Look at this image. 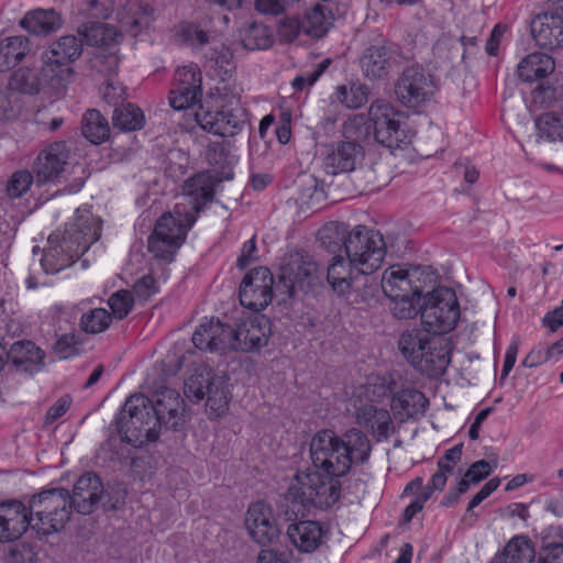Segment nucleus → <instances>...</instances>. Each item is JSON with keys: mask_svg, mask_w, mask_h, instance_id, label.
Listing matches in <instances>:
<instances>
[{"mask_svg": "<svg viewBox=\"0 0 563 563\" xmlns=\"http://www.w3.org/2000/svg\"><path fill=\"white\" fill-rule=\"evenodd\" d=\"M69 148L65 142H55L46 146L35 163L36 178L40 184L60 183L69 168Z\"/></svg>", "mask_w": 563, "mask_h": 563, "instance_id": "obj_20", "label": "nucleus"}, {"mask_svg": "<svg viewBox=\"0 0 563 563\" xmlns=\"http://www.w3.org/2000/svg\"><path fill=\"white\" fill-rule=\"evenodd\" d=\"M88 45L109 46L122 40V33L114 26L100 22H88L78 29Z\"/></svg>", "mask_w": 563, "mask_h": 563, "instance_id": "obj_37", "label": "nucleus"}, {"mask_svg": "<svg viewBox=\"0 0 563 563\" xmlns=\"http://www.w3.org/2000/svg\"><path fill=\"white\" fill-rule=\"evenodd\" d=\"M202 75L195 63L178 67L174 74L173 89L169 93V104L175 110H187L201 98Z\"/></svg>", "mask_w": 563, "mask_h": 563, "instance_id": "obj_16", "label": "nucleus"}, {"mask_svg": "<svg viewBox=\"0 0 563 563\" xmlns=\"http://www.w3.org/2000/svg\"><path fill=\"white\" fill-rule=\"evenodd\" d=\"M81 350V341L79 336L74 333L62 335L54 345L56 355L63 360L78 355Z\"/></svg>", "mask_w": 563, "mask_h": 563, "instance_id": "obj_56", "label": "nucleus"}, {"mask_svg": "<svg viewBox=\"0 0 563 563\" xmlns=\"http://www.w3.org/2000/svg\"><path fill=\"white\" fill-rule=\"evenodd\" d=\"M121 27L132 36L148 30L156 20V10L150 3L143 1H128L117 13Z\"/></svg>", "mask_w": 563, "mask_h": 563, "instance_id": "obj_28", "label": "nucleus"}, {"mask_svg": "<svg viewBox=\"0 0 563 563\" xmlns=\"http://www.w3.org/2000/svg\"><path fill=\"white\" fill-rule=\"evenodd\" d=\"M62 24L63 20L54 9L30 11L20 21L22 29L37 36L48 35L60 29Z\"/></svg>", "mask_w": 563, "mask_h": 563, "instance_id": "obj_33", "label": "nucleus"}, {"mask_svg": "<svg viewBox=\"0 0 563 563\" xmlns=\"http://www.w3.org/2000/svg\"><path fill=\"white\" fill-rule=\"evenodd\" d=\"M242 43L245 48L255 51L269 47L273 40L266 25L262 23H252L244 30Z\"/></svg>", "mask_w": 563, "mask_h": 563, "instance_id": "obj_50", "label": "nucleus"}, {"mask_svg": "<svg viewBox=\"0 0 563 563\" xmlns=\"http://www.w3.org/2000/svg\"><path fill=\"white\" fill-rule=\"evenodd\" d=\"M101 220L87 209H77L75 218L65 232L51 234L41 265L45 273L56 274L71 266L91 244L99 240Z\"/></svg>", "mask_w": 563, "mask_h": 563, "instance_id": "obj_3", "label": "nucleus"}, {"mask_svg": "<svg viewBox=\"0 0 563 563\" xmlns=\"http://www.w3.org/2000/svg\"><path fill=\"white\" fill-rule=\"evenodd\" d=\"M271 333V322L265 316L241 318L233 329L232 350L257 351L267 344Z\"/></svg>", "mask_w": 563, "mask_h": 563, "instance_id": "obj_19", "label": "nucleus"}, {"mask_svg": "<svg viewBox=\"0 0 563 563\" xmlns=\"http://www.w3.org/2000/svg\"><path fill=\"white\" fill-rule=\"evenodd\" d=\"M534 556L532 542L525 536H516L506 544L497 563H532Z\"/></svg>", "mask_w": 563, "mask_h": 563, "instance_id": "obj_39", "label": "nucleus"}, {"mask_svg": "<svg viewBox=\"0 0 563 563\" xmlns=\"http://www.w3.org/2000/svg\"><path fill=\"white\" fill-rule=\"evenodd\" d=\"M331 64L330 58L321 60L312 70L305 71L292 80V87L297 90L311 87Z\"/></svg>", "mask_w": 563, "mask_h": 563, "instance_id": "obj_57", "label": "nucleus"}, {"mask_svg": "<svg viewBox=\"0 0 563 563\" xmlns=\"http://www.w3.org/2000/svg\"><path fill=\"white\" fill-rule=\"evenodd\" d=\"M184 198L190 206L191 213L199 212L214 195L213 181L210 175L200 173L187 179L183 187Z\"/></svg>", "mask_w": 563, "mask_h": 563, "instance_id": "obj_32", "label": "nucleus"}, {"mask_svg": "<svg viewBox=\"0 0 563 563\" xmlns=\"http://www.w3.org/2000/svg\"><path fill=\"white\" fill-rule=\"evenodd\" d=\"M216 109L221 113L220 136H234L241 133L247 123L246 110L241 106L240 93L234 86L222 84L212 90Z\"/></svg>", "mask_w": 563, "mask_h": 563, "instance_id": "obj_15", "label": "nucleus"}, {"mask_svg": "<svg viewBox=\"0 0 563 563\" xmlns=\"http://www.w3.org/2000/svg\"><path fill=\"white\" fill-rule=\"evenodd\" d=\"M196 221L197 217L185 205L177 203L172 211L164 212L157 219L148 236V252L156 258L172 262Z\"/></svg>", "mask_w": 563, "mask_h": 563, "instance_id": "obj_5", "label": "nucleus"}, {"mask_svg": "<svg viewBox=\"0 0 563 563\" xmlns=\"http://www.w3.org/2000/svg\"><path fill=\"white\" fill-rule=\"evenodd\" d=\"M460 317L455 291L449 287L433 289L421 309L422 324L428 332L448 333L453 330Z\"/></svg>", "mask_w": 563, "mask_h": 563, "instance_id": "obj_12", "label": "nucleus"}, {"mask_svg": "<svg viewBox=\"0 0 563 563\" xmlns=\"http://www.w3.org/2000/svg\"><path fill=\"white\" fill-rule=\"evenodd\" d=\"M302 29L305 26L297 16H286L279 20L277 33L282 41L290 43L298 37Z\"/></svg>", "mask_w": 563, "mask_h": 563, "instance_id": "obj_58", "label": "nucleus"}, {"mask_svg": "<svg viewBox=\"0 0 563 563\" xmlns=\"http://www.w3.org/2000/svg\"><path fill=\"white\" fill-rule=\"evenodd\" d=\"M417 268H406L401 265L388 267L382 277L384 294L389 299L406 296V294H418L421 290V286L417 284Z\"/></svg>", "mask_w": 563, "mask_h": 563, "instance_id": "obj_29", "label": "nucleus"}, {"mask_svg": "<svg viewBox=\"0 0 563 563\" xmlns=\"http://www.w3.org/2000/svg\"><path fill=\"white\" fill-rule=\"evenodd\" d=\"M112 122L114 128L122 131H136L143 128L145 118L139 107L126 103L114 109Z\"/></svg>", "mask_w": 563, "mask_h": 563, "instance_id": "obj_43", "label": "nucleus"}, {"mask_svg": "<svg viewBox=\"0 0 563 563\" xmlns=\"http://www.w3.org/2000/svg\"><path fill=\"white\" fill-rule=\"evenodd\" d=\"M367 437L357 429H351L340 437L334 431H318L310 442V457L316 471L338 478L350 471L353 463L365 462L371 453Z\"/></svg>", "mask_w": 563, "mask_h": 563, "instance_id": "obj_2", "label": "nucleus"}, {"mask_svg": "<svg viewBox=\"0 0 563 563\" xmlns=\"http://www.w3.org/2000/svg\"><path fill=\"white\" fill-rule=\"evenodd\" d=\"M88 13L97 19H108L114 11L113 0H87Z\"/></svg>", "mask_w": 563, "mask_h": 563, "instance_id": "obj_62", "label": "nucleus"}, {"mask_svg": "<svg viewBox=\"0 0 563 563\" xmlns=\"http://www.w3.org/2000/svg\"><path fill=\"white\" fill-rule=\"evenodd\" d=\"M364 148L356 141H339L327 148L324 169L330 175L351 173L364 158Z\"/></svg>", "mask_w": 563, "mask_h": 563, "instance_id": "obj_23", "label": "nucleus"}, {"mask_svg": "<svg viewBox=\"0 0 563 563\" xmlns=\"http://www.w3.org/2000/svg\"><path fill=\"white\" fill-rule=\"evenodd\" d=\"M345 253L357 273L369 275L380 267L386 255V243L378 231L356 225L349 234Z\"/></svg>", "mask_w": 563, "mask_h": 563, "instance_id": "obj_9", "label": "nucleus"}, {"mask_svg": "<svg viewBox=\"0 0 563 563\" xmlns=\"http://www.w3.org/2000/svg\"><path fill=\"white\" fill-rule=\"evenodd\" d=\"M118 432L123 441L133 446L155 441L159 428L153 401L142 394L130 396L118 419Z\"/></svg>", "mask_w": 563, "mask_h": 563, "instance_id": "obj_8", "label": "nucleus"}, {"mask_svg": "<svg viewBox=\"0 0 563 563\" xmlns=\"http://www.w3.org/2000/svg\"><path fill=\"white\" fill-rule=\"evenodd\" d=\"M133 295L129 290H119L112 294L108 300L112 318L123 319L133 308Z\"/></svg>", "mask_w": 563, "mask_h": 563, "instance_id": "obj_55", "label": "nucleus"}, {"mask_svg": "<svg viewBox=\"0 0 563 563\" xmlns=\"http://www.w3.org/2000/svg\"><path fill=\"white\" fill-rule=\"evenodd\" d=\"M158 291L156 280L151 275L141 277L133 286V292L140 300L146 301Z\"/></svg>", "mask_w": 563, "mask_h": 563, "instance_id": "obj_61", "label": "nucleus"}, {"mask_svg": "<svg viewBox=\"0 0 563 563\" xmlns=\"http://www.w3.org/2000/svg\"><path fill=\"white\" fill-rule=\"evenodd\" d=\"M554 357L553 351L550 346H543L541 344L534 346L522 360L521 365L528 368L537 367L550 358Z\"/></svg>", "mask_w": 563, "mask_h": 563, "instance_id": "obj_60", "label": "nucleus"}, {"mask_svg": "<svg viewBox=\"0 0 563 563\" xmlns=\"http://www.w3.org/2000/svg\"><path fill=\"white\" fill-rule=\"evenodd\" d=\"M539 563H563V544L554 543L545 547L540 555Z\"/></svg>", "mask_w": 563, "mask_h": 563, "instance_id": "obj_64", "label": "nucleus"}, {"mask_svg": "<svg viewBox=\"0 0 563 563\" xmlns=\"http://www.w3.org/2000/svg\"><path fill=\"white\" fill-rule=\"evenodd\" d=\"M338 102L349 109H360L368 100V88L360 82L338 86L334 92Z\"/></svg>", "mask_w": 563, "mask_h": 563, "instance_id": "obj_46", "label": "nucleus"}, {"mask_svg": "<svg viewBox=\"0 0 563 563\" xmlns=\"http://www.w3.org/2000/svg\"><path fill=\"white\" fill-rule=\"evenodd\" d=\"M323 271L309 255H291L280 267L275 290L291 298L299 291L307 292L321 284Z\"/></svg>", "mask_w": 563, "mask_h": 563, "instance_id": "obj_10", "label": "nucleus"}, {"mask_svg": "<svg viewBox=\"0 0 563 563\" xmlns=\"http://www.w3.org/2000/svg\"><path fill=\"white\" fill-rule=\"evenodd\" d=\"M103 486L91 472L82 474L75 483L73 495L65 488H52L31 499V510L37 516L33 526L38 534L59 531L70 517L71 507L82 515L91 514L100 501Z\"/></svg>", "mask_w": 563, "mask_h": 563, "instance_id": "obj_1", "label": "nucleus"}, {"mask_svg": "<svg viewBox=\"0 0 563 563\" xmlns=\"http://www.w3.org/2000/svg\"><path fill=\"white\" fill-rule=\"evenodd\" d=\"M212 102L211 91L208 98L200 103L198 110L194 111V120L201 130L220 136L221 113Z\"/></svg>", "mask_w": 563, "mask_h": 563, "instance_id": "obj_44", "label": "nucleus"}, {"mask_svg": "<svg viewBox=\"0 0 563 563\" xmlns=\"http://www.w3.org/2000/svg\"><path fill=\"white\" fill-rule=\"evenodd\" d=\"M154 404L155 415L158 419V428L178 430L184 427L185 400L180 394L172 388H164L156 394Z\"/></svg>", "mask_w": 563, "mask_h": 563, "instance_id": "obj_25", "label": "nucleus"}, {"mask_svg": "<svg viewBox=\"0 0 563 563\" xmlns=\"http://www.w3.org/2000/svg\"><path fill=\"white\" fill-rule=\"evenodd\" d=\"M431 332L419 329L404 332L398 347L404 357L429 377L442 376L450 362V351L442 339L432 338Z\"/></svg>", "mask_w": 563, "mask_h": 563, "instance_id": "obj_4", "label": "nucleus"}, {"mask_svg": "<svg viewBox=\"0 0 563 563\" xmlns=\"http://www.w3.org/2000/svg\"><path fill=\"white\" fill-rule=\"evenodd\" d=\"M81 131L82 135L92 144H101L110 135L107 119L96 109H90L84 114Z\"/></svg>", "mask_w": 563, "mask_h": 563, "instance_id": "obj_40", "label": "nucleus"}, {"mask_svg": "<svg viewBox=\"0 0 563 563\" xmlns=\"http://www.w3.org/2000/svg\"><path fill=\"white\" fill-rule=\"evenodd\" d=\"M330 24L323 7L318 4L307 13L303 26L307 34L319 37L328 31Z\"/></svg>", "mask_w": 563, "mask_h": 563, "instance_id": "obj_53", "label": "nucleus"}, {"mask_svg": "<svg viewBox=\"0 0 563 563\" xmlns=\"http://www.w3.org/2000/svg\"><path fill=\"white\" fill-rule=\"evenodd\" d=\"M360 275L350 258L333 256L327 268V280L332 290L343 297L347 303L357 305L364 300L360 291Z\"/></svg>", "mask_w": 563, "mask_h": 563, "instance_id": "obj_18", "label": "nucleus"}, {"mask_svg": "<svg viewBox=\"0 0 563 563\" xmlns=\"http://www.w3.org/2000/svg\"><path fill=\"white\" fill-rule=\"evenodd\" d=\"M206 397V406L211 415L214 417H221L227 412L230 395L228 386L222 377L217 376V378H213V382H210Z\"/></svg>", "mask_w": 563, "mask_h": 563, "instance_id": "obj_42", "label": "nucleus"}, {"mask_svg": "<svg viewBox=\"0 0 563 563\" xmlns=\"http://www.w3.org/2000/svg\"><path fill=\"white\" fill-rule=\"evenodd\" d=\"M351 231L347 224L332 221L325 223L318 231V239L325 250L335 253L340 251L342 246L345 247Z\"/></svg>", "mask_w": 563, "mask_h": 563, "instance_id": "obj_41", "label": "nucleus"}, {"mask_svg": "<svg viewBox=\"0 0 563 563\" xmlns=\"http://www.w3.org/2000/svg\"><path fill=\"white\" fill-rule=\"evenodd\" d=\"M44 84L56 85L52 78H44L43 65L40 69L20 67L10 76L8 88L25 95H36Z\"/></svg>", "mask_w": 563, "mask_h": 563, "instance_id": "obj_34", "label": "nucleus"}, {"mask_svg": "<svg viewBox=\"0 0 563 563\" xmlns=\"http://www.w3.org/2000/svg\"><path fill=\"white\" fill-rule=\"evenodd\" d=\"M383 384H385V386L389 385L394 389L393 382L386 384L384 380ZM391 394L390 408L394 416L401 421L422 416L429 406V400L424 394L416 388H405L398 393L393 391Z\"/></svg>", "mask_w": 563, "mask_h": 563, "instance_id": "obj_31", "label": "nucleus"}, {"mask_svg": "<svg viewBox=\"0 0 563 563\" xmlns=\"http://www.w3.org/2000/svg\"><path fill=\"white\" fill-rule=\"evenodd\" d=\"M71 399L68 396L60 397L56 402H54L47 410L45 415L44 422L45 424H52L62 418L70 408Z\"/></svg>", "mask_w": 563, "mask_h": 563, "instance_id": "obj_63", "label": "nucleus"}, {"mask_svg": "<svg viewBox=\"0 0 563 563\" xmlns=\"http://www.w3.org/2000/svg\"><path fill=\"white\" fill-rule=\"evenodd\" d=\"M435 91L433 77L419 66L405 69L395 86L398 101L413 110L431 101Z\"/></svg>", "mask_w": 563, "mask_h": 563, "instance_id": "obj_14", "label": "nucleus"}, {"mask_svg": "<svg viewBox=\"0 0 563 563\" xmlns=\"http://www.w3.org/2000/svg\"><path fill=\"white\" fill-rule=\"evenodd\" d=\"M233 54L231 49L223 44L220 46H216L211 49L210 54L208 55V62L210 64L211 68H214L217 71V75L221 77L222 84H225V77L230 76L233 70L232 65Z\"/></svg>", "mask_w": 563, "mask_h": 563, "instance_id": "obj_52", "label": "nucleus"}, {"mask_svg": "<svg viewBox=\"0 0 563 563\" xmlns=\"http://www.w3.org/2000/svg\"><path fill=\"white\" fill-rule=\"evenodd\" d=\"M536 126L541 140L555 141L563 137V118L556 113H543L537 119Z\"/></svg>", "mask_w": 563, "mask_h": 563, "instance_id": "obj_51", "label": "nucleus"}, {"mask_svg": "<svg viewBox=\"0 0 563 563\" xmlns=\"http://www.w3.org/2000/svg\"><path fill=\"white\" fill-rule=\"evenodd\" d=\"M288 498L302 510L312 508L325 510L333 507L341 497V483L318 471L297 472L287 493Z\"/></svg>", "mask_w": 563, "mask_h": 563, "instance_id": "obj_6", "label": "nucleus"}, {"mask_svg": "<svg viewBox=\"0 0 563 563\" xmlns=\"http://www.w3.org/2000/svg\"><path fill=\"white\" fill-rule=\"evenodd\" d=\"M363 75L368 80H384L397 68V54L386 45H373L361 57Z\"/></svg>", "mask_w": 563, "mask_h": 563, "instance_id": "obj_26", "label": "nucleus"}, {"mask_svg": "<svg viewBox=\"0 0 563 563\" xmlns=\"http://www.w3.org/2000/svg\"><path fill=\"white\" fill-rule=\"evenodd\" d=\"M286 534L296 550L312 553L324 543L327 529L317 520H294L288 525Z\"/></svg>", "mask_w": 563, "mask_h": 563, "instance_id": "obj_24", "label": "nucleus"}, {"mask_svg": "<svg viewBox=\"0 0 563 563\" xmlns=\"http://www.w3.org/2000/svg\"><path fill=\"white\" fill-rule=\"evenodd\" d=\"M82 54V43L75 35H64L53 41L42 53L44 78L56 85L68 81L74 75V63Z\"/></svg>", "mask_w": 563, "mask_h": 563, "instance_id": "obj_13", "label": "nucleus"}, {"mask_svg": "<svg viewBox=\"0 0 563 563\" xmlns=\"http://www.w3.org/2000/svg\"><path fill=\"white\" fill-rule=\"evenodd\" d=\"M245 527L252 539L264 545L273 543L280 533L272 507L264 501L254 503L249 507Z\"/></svg>", "mask_w": 563, "mask_h": 563, "instance_id": "obj_22", "label": "nucleus"}, {"mask_svg": "<svg viewBox=\"0 0 563 563\" xmlns=\"http://www.w3.org/2000/svg\"><path fill=\"white\" fill-rule=\"evenodd\" d=\"M421 296L422 289L418 294H406V296L391 298L393 306L390 309L393 314L400 320L415 318L419 312L421 313Z\"/></svg>", "mask_w": 563, "mask_h": 563, "instance_id": "obj_49", "label": "nucleus"}, {"mask_svg": "<svg viewBox=\"0 0 563 563\" xmlns=\"http://www.w3.org/2000/svg\"><path fill=\"white\" fill-rule=\"evenodd\" d=\"M37 521L35 512L27 511L20 501H10L0 505V542H10L19 539L26 529Z\"/></svg>", "mask_w": 563, "mask_h": 563, "instance_id": "obj_21", "label": "nucleus"}, {"mask_svg": "<svg viewBox=\"0 0 563 563\" xmlns=\"http://www.w3.org/2000/svg\"><path fill=\"white\" fill-rule=\"evenodd\" d=\"M391 393L389 385H365L356 388L350 399L349 410L353 411L357 424L369 430L378 442L387 441L395 433V426L389 411L378 408L374 397L380 398Z\"/></svg>", "mask_w": 563, "mask_h": 563, "instance_id": "obj_7", "label": "nucleus"}, {"mask_svg": "<svg viewBox=\"0 0 563 563\" xmlns=\"http://www.w3.org/2000/svg\"><path fill=\"white\" fill-rule=\"evenodd\" d=\"M274 278L267 267L260 266L247 273L240 285V302L253 311L265 309L273 299Z\"/></svg>", "mask_w": 563, "mask_h": 563, "instance_id": "obj_17", "label": "nucleus"}, {"mask_svg": "<svg viewBox=\"0 0 563 563\" xmlns=\"http://www.w3.org/2000/svg\"><path fill=\"white\" fill-rule=\"evenodd\" d=\"M555 69L554 59L544 53H532L518 65V76L523 81H534L552 74Z\"/></svg>", "mask_w": 563, "mask_h": 563, "instance_id": "obj_35", "label": "nucleus"}, {"mask_svg": "<svg viewBox=\"0 0 563 563\" xmlns=\"http://www.w3.org/2000/svg\"><path fill=\"white\" fill-rule=\"evenodd\" d=\"M33 184V175L27 170H18L11 175L7 184V195L10 199L21 198Z\"/></svg>", "mask_w": 563, "mask_h": 563, "instance_id": "obj_54", "label": "nucleus"}, {"mask_svg": "<svg viewBox=\"0 0 563 563\" xmlns=\"http://www.w3.org/2000/svg\"><path fill=\"white\" fill-rule=\"evenodd\" d=\"M364 114H353L343 123V135L347 141H356L366 135Z\"/></svg>", "mask_w": 563, "mask_h": 563, "instance_id": "obj_59", "label": "nucleus"}, {"mask_svg": "<svg viewBox=\"0 0 563 563\" xmlns=\"http://www.w3.org/2000/svg\"><path fill=\"white\" fill-rule=\"evenodd\" d=\"M8 357L14 365H36L43 362L44 353L31 341H18L8 352Z\"/></svg>", "mask_w": 563, "mask_h": 563, "instance_id": "obj_45", "label": "nucleus"}, {"mask_svg": "<svg viewBox=\"0 0 563 563\" xmlns=\"http://www.w3.org/2000/svg\"><path fill=\"white\" fill-rule=\"evenodd\" d=\"M531 34L542 48L561 47L563 45V16L550 12L538 14L531 22Z\"/></svg>", "mask_w": 563, "mask_h": 563, "instance_id": "obj_30", "label": "nucleus"}, {"mask_svg": "<svg viewBox=\"0 0 563 563\" xmlns=\"http://www.w3.org/2000/svg\"><path fill=\"white\" fill-rule=\"evenodd\" d=\"M208 20L203 25L194 22H184L179 25L177 35L191 46H202L213 38V32L209 29Z\"/></svg>", "mask_w": 563, "mask_h": 563, "instance_id": "obj_48", "label": "nucleus"}, {"mask_svg": "<svg viewBox=\"0 0 563 563\" xmlns=\"http://www.w3.org/2000/svg\"><path fill=\"white\" fill-rule=\"evenodd\" d=\"M112 322V314L104 308H91L80 317V329L90 334L104 332Z\"/></svg>", "mask_w": 563, "mask_h": 563, "instance_id": "obj_47", "label": "nucleus"}, {"mask_svg": "<svg viewBox=\"0 0 563 563\" xmlns=\"http://www.w3.org/2000/svg\"><path fill=\"white\" fill-rule=\"evenodd\" d=\"M368 120L375 140L389 148H398L409 142L406 117L389 101L378 99L368 108Z\"/></svg>", "mask_w": 563, "mask_h": 563, "instance_id": "obj_11", "label": "nucleus"}, {"mask_svg": "<svg viewBox=\"0 0 563 563\" xmlns=\"http://www.w3.org/2000/svg\"><path fill=\"white\" fill-rule=\"evenodd\" d=\"M30 49L31 43L26 36L14 35L0 40V71L13 68Z\"/></svg>", "mask_w": 563, "mask_h": 563, "instance_id": "obj_36", "label": "nucleus"}, {"mask_svg": "<svg viewBox=\"0 0 563 563\" xmlns=\"http://www.w3.org/2000/svg\"><path fill=\"white\" fill-rule=\"evenodd\" d=\"M233 328L211 318L202 321L192 334V343L200 350H232Z\"/></svg>", "mask_w": 563, "mask_h": 563, "instance_id": "obj_27", "label": "nucleus"}, {"mask_svg": "<svg viewBox=\"0 0 563 563\" xmlns=\"http://www.w3.org/2000/svg\"><path fill=\"white\" fill-rule=\"evenodd\" d=\"M213 378H217V375L211 367L205 364L197 365L185 382L186 397L192 401L202 400Z\"/></svg>", "mask_w": 563, "mask_h": 563, "instance_id": "obj_38", "label": "nucleus"}]
</instances>
